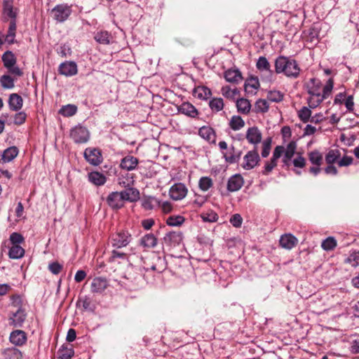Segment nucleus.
I'll return each instance as SVG.
<instances>
[{
    "label": "nucleus",
    "instance_id": "1",
    "mask_svg": "<svg viewBox=\"0 0 359 359\" xmlns=\"http://www.w3.org/2000/svg\"><path fill=\"white\" fill-rule=\"evenodd\" d=\"M276 74H283L287 77L296 79L300 73V67L296 60L285 56H279L275 61Z\"/></svg>",
    "mask_w": 359,
    "mask_h": 359
},
{
    "label": "nucleus",
    "instance_id": "2",
    "mask_svg": "<svg viewBox=\"0 0 359 359\" xmlns=\"http://www.w3.org/2000/svg\"><path fill=\"white\" fill-rule=\"evenodd\" d=\"M131 240V234L128 231H120L111 236V243L114 248H121L127 246Z\"/></svg>",
    "mask_w": 359,
    "mask_h": 359
},
{
    "label": "nucleus",
    "instance_id": "3",
    "mask_svg": "<svg viewBox=\"0 0 359 359\" xmlns=\"http://www.w3.org/2000/svg\"><path fill=\"white\" fill-rule=\"evenodd\" d=\"M70 137L77 144L86 143L90 138L88 130L81 125L73 128L70 132Z\"/></svg>",
    "mask_w": 359,
    "mask_h": 359
},
{
    "label": "nucleus",
    "instance_id": "4",
    "mask_svg": "<svg viewBox=\"0 0 359 359\" xmlns=\"http://www.w3.org/2000/svg\"><path fill=\"white\" fill-rule=\"evenodd\" d=\"M51 13L55 20L58 22H63L71 15L72 8L71 6L67 4H59L52 9Z\"/></svg>",
    "mask_w": 359,
    "mask_h": 359
},
{
    "label": "nucleus",
    "instance_id": "5",
    "mask_svg": "<svg viewBox=\"0 0 359 359\" xmlns=\"http://www.w3.org/2000/svg\"><path fill=\"white\" fill-rule=\"evenodd\" d=\"M187 188L182 183H175L170 190V197L174 201H180L183 199L187 194Z\"/></svg>",
    "mask_w": 359,
    "mask_h": 359
},
{
    "label": "nucleus",
    "instance_id": "6",
    "mask_svg": "<svg viewBox=\"0 0 359 359\" xmlns=\"http://www.w3.org/2000/svg\"><path fill=\"white\" fill-rule=\"evenodd\" d=\"M256 67L257 69L262 73L264 74L269 81H272L273 79L274 73L271 68V65L265 57H259Z\"/></svg>",
    "mask_w": 359,
    "mask_h": 359
},
{
    "label": "nucleus",
    "instance_id": "7",
    "mask_svg": "<svg viewBox=\"0 0 359 359\" xmlns=\"http://www.w3.org/2000/svg\"><path fill=\"white\" fill-rule=\"evenodd\" d=\"M86 160L93 165H97L102 162V154L100 151L95 148H87L84 151Z\"/></svg>",
    "mask_w": 359,
    "mask_h": 359
},
{
    "label": "nucleus",
    "instance_id": "8",
    "mask_svg": "<svg viewBox=\"0 0 359 359\" xmlns=\"http://www.w3.org/2000/svg\"><path fill=\"white\" fill-rule=\"evenodd\" d=\"M259 160V156L257 151H250L243 158V167L245 170H250L255 168Z\"/></svg>",
    "mask_w": 359,
    "mask_h": 359
},
{
    "label": "nucleus",
    "instance_id": "9",
    "mask_svg": "<svg viewBox=\"0 0 359 359\" xmlns=\"http://www.w3.org/2000/svg\"><path fill=\"white\" fill-rule=\"evenodd\" d=\"M26 318V313L23 309L18 308V310L13 312L9 317V324L16 327H20L22 326L23 323Z\"/></svg>",
    "mask_w": 359,
    "mask_h": 359
},
{
    "label": "nucleus",
    "instance_id": "10",
    "mask_svg": "<svg viewBox=\"0 0 359 359\" xmlns=\"http://www.w3.org/2000/svg\"><path fill=\"white\" fill-rule=\"evenodd\" d=\"M182 241V233L180 231H170L163 238V241L168 246L178 245Z\"/></svg>",
    "mask_w": 359,
    "mask_h": 359
},
{
    "label": "nucleus",
    "instance_id": "11",
    "mask_svg": "<svg viewBox=\"0 0 359 359\" xmlns=\"http://www.w3.org/2000/svg\"><path fill=\"white\" fill-rule=\"evenodd\" d=\"M108 285V281L106 278L96 277L91 282L90 291L93 293H102L107 288Z\"/></svg>",
    "mask_w": 359,
    "mask_h": 359
},
{
    "label": "nucleus",
    "instance_id": "12",
    "mask_svg": "<svg viewBox=\"0 0 359 359\" xmlns=\"http://www.w3.org/2000/svg\"><path fill=\"white\" fill-rule=\"evenodd\" d=\"M139 161L138 159L133 156H126L123 158H122L120 167L126 170H133L135 168L141 169V166L138 165Z\"/></svg>",
    "mask_w": 359,
    "mask_h": 359
},
{
    "label": "nucleus",
    "instance_id": "13",
    "mask_svg": "<svg viewBox=\"0 0 359 359\" xmlns=\"http://www.w3.org/2000/svg\"><path fill=\"white\" fill-rule=\"evenodd\" d=\"M123 196L121 192H112L107 197V203L114 209H119L124 204Z\"/></svg>",
    "mask_w": 359,
    "mask_h": 359
},
{
    "label": "nucleus",
    "instance_id": "14",
    "mask_svg": "<svg viewBox=\"0 0 359 359\" xmlns=\"http://www.w3.org/2000/svg\"><path fill=\"white\" fill-rule=\"evenodd\" d=\"M243 183L244 180L241 175H234L228 180L227 189L231 192L238 191L243 187Z\"/></svg>",
    "mask_w": 359,
    "mask_h": 359
},
{
    "label": "nucleus",
    "instance_id": "15",
    "mask_svg": "<svg viewBox=\"0 0 359 359\" xmlns=\"http://www.w3.org/2000/svg\"><path fill=\"white\" fill-rule=\"evenodd\" d=\"M279 242L282 248L291 250L297 245L298 240L292 234L286 233L280 237Z\"/></svg>",
    "mask_w": 359,
    "mask_h": 359
},
{
    "label": "nucleus",
    "instance_id": "16",
    "mask_svg": "<svg viewBox=\"0 0 359 359\" xmlns=\"http://www.w3.org/2000/svg\"><path fill=\"white\" fill-rule=\"evenodd\" d=\"M58 71L67 76H74L77 73V66L74 62H65L60 65Z\"/></svg>",
    "mask_w": 359,
    "mask_h": 359
},
{
    "label": "nucleus",
    "instance_id": "17",
    "mask_svg": "<svg viewBox=\"0 0 359 359\" xmlns=\"http://www.w3.org/2000/svg\"><path fill=\"white\" fill-rule=\"evenodd\" d=\"M224 76L229 83H238L243 80L242 74L238 69H229L224 72Z\"/></svg>",
    "mask_w": 359,
    "mask_h": 359
},
{
    "label": "nucleus",
    "instance_id": "18",
    "mask_svg": "<svg viewBox=\"0 0 359 359\" xmlns=\"http://www.w3.org/2000/svg\"><path fill=\"white\" fill-rule=\"evenodd\" d=\"M178 112L191 118H195L198 114L196 107L189 102H183L177 107Z\"/></svg>",
    "mask_w": 359,
    "mask_h": 359
},
{
    "label": "nucleus",
    "instance_id": "19",
    "mask_svg": "<svg viewBox=\"0 0 359 359\" xmlns=\"http://www.w3.org/2000/svg\"><path fill=\"white\" fill-rule=\"evenodd\" d=\"M246 139L250 144H259L262 140V133L257 127L249 128L246 133Z\"/></svg>",
    "mask_w": 359,
    "mask_h": 359
},
{
    "label": "nucleus",
    "instance_id": "20",
    "mask_svg": "<svg viewBox=\"0 0 359 359\" xmlns=\"http://www.w3.org/2000/svg\"><path fill=\"white\" fill-rule=\"evenodd\" d=\"M158 240L153 233H147L140 240V245L144 249H150L156 246Z\"/></svg>",
    "mask_w": 359,
    "mask_h": 359
},
{
    "label": "nucleus",
    "instance_id": "21",
    "mask_svg": "<svg viewBox=\"0 0 359 359\" xmlns=\"http://www.w3.org/2000/svg\"><path fill=\"white\" fill-rule=\"evenodd\" d=\"M8 102L10 109L15 111L20 110L23 105L22 97L17 93L11 94Z\"/></svg>",
    "mask_w": 359,
    "mask_h": 359
},
{
    "label": "nucleus",
    "instance_id": "22",
    "mask_svg": "<svg viewBox=\"0 0 359 359\" xmlns=\"http://www.w3.org/2000/svg\"><path fill=\"white\" fill-rule=\"evenodd\" d=\"M297 149V143L294 141L289 142L285 149V154L283 158V162L285 165H289L292 158L294 156Z\"/></svg>",
    "mask_w": 359,
    "mask_h": 359
},
{
    "label": "nucleus",
    "instance_id": "23",
    "mask_svg": "<svg viewBox=\"0 0 359 359\" xmlns=\"http://www.w3.org/2000/svg\"><path fill=\"white\" fill-rule=\"evenodd\" d=\"M245 91L247 94L254 95L259 88V81L256 77H251L246 80L245 83Z\"/></svg>",
    "mask_w": 359,
    "mask_h": 359
},
{
    "label": "nucleus",
    "instance_id": "24",
    "mask_svg": "<svg viewBox=\"0 0 359 359\" xmlns=\"http://www.w3.org/2000/svg\"><path fill=\"white\" fill-rule=\"evenodd\" d=\"M27 340L26 334L22 330H15L10 335V341L16 346H21L25 343Z\"/></svg>",
    "mask_w": 359,
    "mask_h": 359
},
{
    "label": "nucleus",
    "instance_id": "25",
    "mask_svg": "<svg viewBox=\"0 0 359 359\" xmlns=\"http://www.w3.org/2000/svg\"><path fill=\"white\" fill-rule=\"evenodd\" d=\"M218 146L219 149L222 151L224 158L226 161L229 163H234L237 161L238 156L231 154L230 150H233V147H231L230 149H228L227 144L224 141H221L219 142Z\"/></svg>",
    "mask_w": 359,
    "mask_h": 359
},
{
    "label": "nucleus",
    "instance_id": "26",
    "mask_svg": "<svg viewBox=\"0 0 359 359\" xmlns=\"http://www.w3.org/2000/svg\"><path fill=\"white\" fill-rule=\"evenodd\" d=\"M121 192L123 196L124 201H127L134 202L137 201L140 198L139 191L136 189L131 188L130 187Z\"/></svg>",
    "mask_w": 359,
    "mask_h": 359
},
{
    "label": "nucleus",
    "instance_id": "27",
    "mask_svg": "<svg viewBox=\"0 0 359 359\" xmlns=\"http://www.w3.org/2000/svg\"><path fill=\"white\" fill-rule=\"evenodd\" d=\"M18 149L17 147H11L8 149H6L2 156H1V158L0 159V162H2V163H8L10 161H11L12 160H13L17 156H18Z\"/></svg>",
    "mask_w": 359,
    "mask_h": 359
},
{
    "label": "nucleus",
    "instance_id": "28",
    "mask_svg": "<svg viewBox=\"0 0 359 359\" xmlns=\"http://www.w3.org/2000/svg\"><path fill=\"white\" fill-rule=\"evenodd\" d=\"M193 95L201 100H207L211 95V90L206 86H200L194 89Z\"/></svg>",
    "mask_w": 359,
    "mask_h": 359
},
{
    "label": "nucleus",
    "instance_id": "29",
    "mask_svg": "<svg viewBox=\"0 0 359 359\" xmlns=\"http://www.w3.org/2000/svg\"><path fill=\"white\" fill-rule=\"evenodd\" d=\"M88 180L96 186L103 185L107 180L106 177L99 172H91L88 174Z\"/></svg>",
    "mask_w": 359,
    "mask_h": 359
},
{
    "label": "nucleus",
    "instance_id": "30",
    "mask_svg": "<svg viewBox=\"0 0 359 359\" xmlns=\"http://www.w3.org/2000/svg\"><path fill=\"white\" fill-rule=\"evenodd\" d=\"M308 157L309 161L314 165L320 166L323 163V154L317 150L310 151Z\"/></svg>",
    "mask_w": 359,
    "mask_h": 359
},
{
    "label": "nucleus",
    "instance_id": "31",
    "mask_svg": "<svg viewBox=\"0 0 359 359\" xmlns=\"http://www.w3.org/2000/svg\"><path fill=\"white\" fill-rule=\"evenodd\" d=\"M111 38V34L107 31L97 32L94 36L95 40L102 44H109Z\"/></svg>",
    "mask_w": 359,
    "mask_h": 359
},
{
    "label": "nucleus",
    "instance_id": "32",
    "mask_svg": "<svg viewBox=\"0 0 359 359\" xmlns=\"http://www.w3.org/2000/svg\"><path fill=\"white\" fill-rule=\"evenodd\" d=\"M238 111L242 114H248L251 108L250 102L245 98L238 99L236 102Z\"/></svg>",
    "mask_w": 359,
    "mask_h": 359
},
{
    "label": "nucleus",
    "instance_id": "33",
    "mask_svg": "<svg viewBox=\"0 0 359 359\" xmlns=\"http://www.w3.org/2000/svg\"><path fill=\"white\" fill-rule=\"evenodd\" d=\"M25 250L19 245H13L9 250L8 255L11 259H20L23 257Z\"/></svg>",
    "mask_w": 359,
    "mask_h": 359
},
{
    "label": "nucleus",
    "instance_id": "34",
    "mask_svg": "<svg viewBox=\"0 0 359 359\" xmlns=\"http://www.w3.org/2000/svg\"><path fill=\"white\" fill-rule=\"evenodd\" d=\"M2 61L6 68L12 67L16 63L15 55L11 51H7L2 56Z\"/></svg>",
    "mask_w": 359,
    "mask_h": 359
},
{
    "label": "nucleus",
    "instance_id": "35",
    "mask_svg": "<svg viewBox=\"0 0 359 359\" xmlns=\"http://www.w3.org/2000/svg\"><path fill=\"white\" fill-rule=\"evenodd\" d=\"M13 0H3L4 13L11 18H15L16 13L13 8Z\"/></svg>",
    "mask_w": 359,
    "mask_h": 359
},
{
    "label": "nucleus",
    "instance_id": "36",
    "mask_svg": "<svg viewBox=\"0 0 359 359\" xmlns=\"http://www.w3.org/2000/svg\"><path fill=\"white\" fill-rule=\"evenodd\" d=\"M199 135L206 140H211L215 137L214 130L208 126H203L199 129Z\"/></svg>",
    "mask_w": 359,
    "mask_h": 359
},
{
    "label": "nucleus",
    "instance_id": "37",
    "mask_svg": "<svg viewBox=\"0 0 359 359\" xmlns=\"http://www.w3.org/2000/svg\"><path fill=\"white\" fill-rule=\"evenodd\" d=\"M133 182L134 180L133 176H130L128 174H126V175H121L118 178V184L123 188L131 187L133 184Z\"/></svg>",
    "mask_w": 359,
    "mask_h": 359
},
{
    "label": "nucleus",
    "instance_id": "38",
    "mask_svg": "<svg viewBox=\"0 0 359 359\" xmlns=\"http://www.w3.org/2000/svg\"><path fill=\"white\" fill-rule=\"evenodd\" d=\"M77 306H81L84 311H93V308L92 307V302L90 297L85 296L84 297L80 298L77 303Z\"/></svg>",
    "mask_w": 359,
    "mask_h": 359
},
{
    "label": "nucleus",
    "instance_id": "39",
    "mask_svg": "<svg viewBox=\"0 0 359 359\" xmlns=\"http://www.w3.org/2000/svg\"><path fill=\"white\" fill-rule=\"evenodd\" d=\"M341 152L338 149H332L329 151L325 156V161L327 164H332L341 157Z\"/></svg>",
    "mask_w": 359,
    "mask_h": 359
},
{
    "label": "nucleus",
    "instance_id": "40",
    "mask_svg": "<svg viewBox=\"0 0 359 359\" xmlns=\"http://www.w3.org/2000/svg\"><path fill=\"white\" fill-rule=\"evenodd\" d=\"M244 126L245 122L241 116H233L230 121V126L233 130H238Z\"/></svg>",
    "mask_w": 359,
    "mask_h": 359
},
{
    "label": "nucleus",
    "instance_id": "41",
    "mask_svg": "<svg viewBox=\"0 0 359 359\" xmlns=\"http://www.w3.org/2000/svg\"><path fill=\"white\" fill-rule=\"evenodd\" d=\"M198 186L201 190L206 191L213 186V181L209 177H202L199 180Z\"/></svg>",
    "mask_w": 359,
    "mask_h": 359
},
{
    "label": "nucleus",
    "instance_id": "42",
    "mask_svg": "<svg viewBox=\"0 0 359 359\" xmlns=\"http://www.w3.org/2000/svg\"><path fill=\"white\" fill-rule=\"evenodd\" d=\"M209 106L212 111H219L224 108V102L222 98L215 97L209 102Z\"/></svg>",
    "mask_w": 359,
    "mask_h": 359
},
{
    "label": "nucleus",
    "instance_id": "43",
    "mask_svg": "<svg viewBox=\"0 0 359 359\" xmlns=\"http://www.w3.org/2000/svg\"><path fill=\"white\" fill-rule=\"evenodd\" d=\"M77 108L74 104H67L63 106L59 111V113L64 116H72L76 114Z\"/></svg>",
    "mask_w": 359,
    "mask_h": 359
},
{
    "label": "nucleus",
    "instance_id": "44",
    "mask_svg": "<svg viewBox=\"0 0 359 359\" xmlns=\"http://www.w3.org/2000/svg\"><path fill=\"white\" fill-rule=\"evenodd\" d=\"M255 107L256 112L266 113L269 110V104L267 100L259 99L256 102Z\"/></svg>",
    "mask_w": 359,
    "mask_h": 359
},
{
    "label": "nucleus",
    "instance_id": "45",
    "mask_svg": "<svg viewBox=\"0 0 359 359\" xmlns=\"http://www.w3.org/2000/svg\"><path fill=\"white\" fill-rule=\"evenodd\" d=\"M57 353L60 359H71L74 355V351L72 347L62 346L59 349Z\"/></svg>",
    "mask_w": 359,
    "mask_h": 359
},
{
    "label": "nucleus",
    "instance_id": "46",
    "mask_svg": "<svg viewBox=\"0 0 359 359\" xmlns=\"http://www.w3.org/2000/svg\"><path fill=\"white\" fill-rule=\"evenodd\" d=\"M284 95L279 90H270L267 93V100L273 102H280L283 100Z\"/></svg>",
    "mask_w": 359,
    "mask_h": 359
},
{
    "label": "nucleus",
    "instance_id": "47",
    "mask_svg": "<svg viewBox=\"0 0 359 359\" xmlns=\"http://www.w3.org/2000/svg\"><path fill=\"white\" fill-rule=\"evenodd\" d=\"M311 108L304 107L298 111V116L304 123H307L310 121L311 117Z\"/></svg>",
    "mask_w": 359,
    "mask_h": 359
},
{
    "label": "nucleus",
    "instance_id": "48",
    "mask_svg": "<svg viewBox=\"0 0 359 359\" xmlns=\"http://www.w3.org/2000/svg\"><path fill=\"white\" fill-rule=\"evenodd\" d=\"M336 246L337 241L333 237L327 238L321 243L322 248L326 251L332 250Z\"/></svg>",
    "mask_w": 359,
    "mask_h": 359
},
{
    "label": "nucleus",
    "instance_id": "49",
    "mask_svg": "<svg viewBox=\"0 0 359 359\" xmlns=\"http://www.w3.org/2000/svg\"><path fill=\"white\" fill-rule=\"evenodd\" d=\"M325 100L322 95H316L315 96H310L308 99L309 108H316Z\"/></svg>",
    "mask_w": 359,
    "mask_h": 359
},
{
    "label": "nucleus",
    "instance_id": "50",
    "mask_svg": "<svg viewBox=\"0 0 359 359\" xmlns=\"http://www.w3.org/2000/svg\"><path fill=\"white\" fill-rule=\"evenodd\" d=\"M345 262L353 267L359 266V252L353 251L345 259Z\"/></svg>",
    "mask_w": 359,
    "mask_h": 359
},
{
    "label": "nucleus",
    "instance_id": "51",
    "mask_svg": "<svg viewBox=\"0 0 359 359\" xmlns=\"http://www.w3.org/2000/svg\"><path fill=\"white\" fill-rule=\"evenodd\" d=\"M159 201L155 197L149 196L144 199L142 206L146 210H151L156 205H158Z\"/></svg>",
    "mask_w": 359,
    "mask_h": 359
},
{
    "label": "nucleus",
    "instance_id": "52",
    "mask_svg": "<svg viewBox=\"0 0 359 359\" xmlns=\"http://www.w3.org/2000/svg\"><path fill=\"white\" fill-rule=\"evenodd\" d=\"M1 86L4 88L11 89L14 87V80L8 75H3L0 79Z\"/></svg>",
    "mask_w": 359,
    "mask_h": 359
},
{
    "label": "nucleus",
    "instance_id": "53",
    "mask_svg": "<svg viewBox=\"0 0 359 359\" xmlns=\"http://www.w3.org/2000/svg\"><path fill=\"white\" fill-rule=\"evenodd\" d=\"M201 217L203 221L207 222H217L219 218L217 214L212 210L202 213Z\"/></svg>",
    "mask_w": 359,
    "mask_h": 359
},
{
    "label": "nucleus",
    "instance_id": "54",
    "mask_svg": "<svg viewBox=\"0 0 359 359\" xmlns=\"http://www.w3.org/2000/svg\"><path fill=\"white\" fill-rule=\"evenodd\" d=\"M184 221V219L182 216H170L166 220V224L171 226H180Z\"/></svg>",
    "mask_w": 359,
    "mask_h": 359
},
{
    "label": "nucleus",
    "instance_id": "55",
    "mask_svg": "<svg viewBox=\"0 0 359 359\" xmlns=\"http://www.w3.org/2000/svg\"><path fill=\"white\" fill-rule=\"evenodd\" d=\"M318 29L316 27L310 28L306 41L312 43H316L318 41Z\"/></svg>",
    "mask_w": 359,
    "mask_h": 359
},
{
    "label": "nucleus",
    "instance_id": "56",
    "mask_svg": "<svg viewBox=\"0 0 359 359\" xmlns=\"http://www.w3.org/2000/svg\"><path fill=\"white\" fill-rule=\"evenodd\" d=\"M222 94L227 98H234L236 95L237 94L238 91L236 88L231 89L230 86H225L222 88Z\"/></svg>",
    "mask_w": 359,
    "mask_h": 359
},
{
    "label": "nucleus",
    "instance_id": "57",
    "mask_svg": "<svg viewBox=\"0 0 359 359\" xmlns=\"http://www.w3.org/2000/svg\"><path fill=\"white\" fill-rule=\"evenodd\" d=\"M27 118V114L24 111L16 113L14 116V123L20 126L24 123Z\"/></svg>",
    "mask_w": 359,
    "mask_h": 359
},
{
    "label": "nucleus",
    "instance_id": "58",
    "mask_svg": "<svg viewBox=\"0 0 359 359\" xmlns=\"http://www.w3.org/2000/svg\"><path fill=\"white\" fill-rule=\"evenodd\" d=\"M10 241L13 245H19L24 241V238L20 233L14 232L11 234Z\"/></svg>",
    "mask_w": 359,
    "mask_h": 359
},
{
    "label": "nucleus",
    "instance_id": "59",
    "mask_svg": "<svg viewBox=\"0 0 359 359\" xmlns=\"http://www.w3.org/2000/svg\"><path fill=\"white\" fill-rule=\"evenodd\" d=\"M292 163L296 168H304L306 165V159L301 154L298 155L293 159Z\"/></svg>",
    "mask_w": 359,
    "mask_h": 359
},
{
    "label": "nucleus",
    "instance_id": "60",
    "mask_svg": "<svg viewBox=\"0 0 359 359\" xmlns=\"http://www.w3.org/2000/svg\"><path fill=\"white\" fill-rule=\"evenodd\" d=\"M333 81L332 79H329L326 83V85L323 87L322 96L324 97L325 99L327 97V96L330 94L332 88H333Z\"/></svg>",
    "mask_w": 359,
    "mask_h": 359
},
{
    "label": "nucleus",
    "instance_id": "61",
    "mask_svg": "<svg viewBox=\"0 0 359 359\" xmlns=\"http://www.w3.org/2000/svg\"><path fill=\"white\" fill-rule=\"evenodd\" d=\"M62 269V266L57 262H52L48 265V269L51 271V273L55 275L60 273Z\"/></svg>",
    "mask_w": 359,
    "mask_h": 359
},
{
    "label": "nucleus",
    "instance_id": "62",
    "mask_svg": "<svg viewBox=\"0 0 359 359\" xmlns=\"http://www.w3.org/2000/svg\"><path fill=\"white\" fill-rule=\"evenodd\" d=\"M231 224L235 227H240L243 222V219L239 214L233 215L230 219Z\"/></svg>",
    "mask_w": 359,
    "mask_h": 359
},
{
    "label": "nucleus",
    "instance_id": "63",
    "mask_svg": "<svg viewBox=\"0 0 359 359\" xmlns=\"http://www.w3.org/2000/svg\"><path fill=\"white\" fill-rule=\"evenodd\" d=\"M283 154H285V148L283 146H277L273 153L271 158L277 161Z\"/></svg>",
    "mask_w": 359,
    "mask_h": 359
},
{
    "label": "nucleus",
    "instance_id": "64",
    "mask_svg": "<svg viewBox=\"0 0 359 359\" xmlns=\"http://www.w3.org/2000/svg\"><path fill=\"white\" fill-rule=\"evenodd\" d=\"M344 104L348 111H353L354 109V102L353 95H348L344 100Z\"/></svg>",
    "mask_w": 359,
    "mask_h": 359
}]
</instances>
